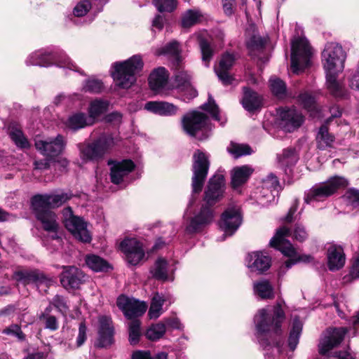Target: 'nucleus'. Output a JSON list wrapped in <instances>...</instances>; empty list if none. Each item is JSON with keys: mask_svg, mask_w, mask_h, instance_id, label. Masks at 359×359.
<instances>
[{"mask_svg": "<svg viewBox=\"0 0 359 359\" xmlns=\"http://www.w3.org/2000/svg\"><path fill=\"white\" fill-rule=\"evenodd\" d=\"M225 189L224 178L222 175H214L209 180L204 192L203 201L213 206L223 198Z\"/></svg>", "mask_w": 359, "mask_h": 359, "instance_id": "17", "label": "nucleus"}, {"mask_svg": "<svg viewBox=\"0 0 359 359\" xmlns=\"http://www.w3.org/2000/svg\"><path fill=\"white\" fill-rule=\"evenodd\" d=\"M71 198V194L62 192L57 194H36L32 198L51 209L61 206Z\"/></svg>", "mask_w": 359, "mask_h": 359, "instance_id": "26", "label": "nucleus"}, {"mask_svg": "<svg viewBox=\"0 0 359 359\" xmlns=\"http://www.w3.org/2000/svg\"><path fill=\"white\" fill-rule=\"evenodd\" d=\"M269 82L271 90L275 96L283 98L286 95V85L283 81L276 77H272Z\"/></svg>", "mask_w": 359, "mask_h": 359, "instance_id": "49", "label": "nucleus"}, {"mask_svg": "<svg viewBox=\"0 0 359 359\" xmlns=\"http://www.w3.org/2000/svg\"><path fill=\"white\" fill-rule=\"evenodd\" d=\"M110 178L112 183L118 184L133 169L134 163L131 160H123L121 161L109 160Z\"/></svg>", "mask_w": 359, "mask_h": 359, "instance_id": "23", "label": "nucleus"}, {"mask_svg": "<svg viewBox=\"0 0 359 359\" xmlns=\"http://www.w3.org/2000/svg\"><path fill=\"white\" fill-rule=\"evenodd\" d=\"M151 273L153 276L157 280L162 281L168 280V262L162 257L158 258L155 262Z\"/></svg>", "mask_w": 359, "mask_h": 359, "instance_id": "41", "label": "nucleus"}, {"mask_svg": "<svg viewBox=\"0 0 359 359\" xmlns=\"http://www.w3.org/2000/svg\"><path fill=\"white\" fill-rule=\"evenodd\" d=\"M247 266L252 271L262 273L269 269L271 259L262 253L252 252L247 257Z\"/></svg>", "mask_w": 359, "mask_h": 359, "instance_id": "28", "label": "nucleus"}, {"mask_svg": "<svg viewBox=\"0 0 359 359\" xmlns=\"http://www.w3.org/2000/svg\"><path fill=\"white\" fill-rule=\"evenodd\" d=\"M357 278H359V254L354 259L348 274L344 276L343 281L348 283Z\"/></svg>", "mask_w": 359, "mask_h": 359, "instance_id": "58", "label": "nucleus"}, {"mask_svg": "<svg viewBox=\"0 0 359 359\" xmlns=\"http://www.w3.org/2000/svg\"><path fill=\"white\" fill-rule=\"evenodd\" d=\"M253 172V169L249 165L236 167L231 172V184L237 188L245 183Z\"/></svg>", "mask_w": 359, "mask_h": 359, "instance_id": "32", "label": "nucleus"}, {"mask_svg": "<svg viewBox=\"0 0 359 359\" xmlns=\"http://www.w3.org/2000/svg\"><path fill=\"white\" fill-rule=\"evenodd\" d=\"M280 126L286 132L291 133L301 126L304 122L302 114L294 108L280 110Z\"/></svg>", "mask_w": 359, "mask_h": 359, "instance_id": "19", "label": "nucleus"}, {"mask_svg": "<svg viewBox=\"0 0 359 359\" xmlns=\"http://www.w3.org/2000/svg\"><path fill=\"white\" fill-rule=\"evenodd\" d=\"M165 301V298L158 293L154 295L148 311V316L150 319H156L163 314L164 312L163 305Z\"/></svg>", "mask_w": 359, "mask_h": 359, "instance_id": "37", "label": "nucleus"}, {"mask_svg": "<svg viewBox=\"0 0 359 359\" xmlns=\"http://www.w3.org/2000/svg\"><path fill=\"white\" fill-rule=\"evenodd\" d=\"M36 149L43 156L52 158L60 155L65 149L66 142L61 135L56 137H49L45 140H35Z\"/></svg>", "mask_w": 359, "mask_h": 359, "instance_id": "16", "label": "nucleus"}, {"mask_svg": "<svg viewBox=\"0 0 359 359\" xmlns=\"http://www.w3.org/2000/svg\"><path fill=\"white\" fill-rule=\"evenodd\" d=\"M116 144V138L111 135L103 134L91 142L80 143L77 147L81 160L89 162L102 159Z\"/></svg>", "mask_w": 359, "mask_h": 359, "instance_id": "3", "label": "nucleus"}, {"mask_svg": "<svg viewBox=\"0 0 359 359\" xmlns=\"http://www.w3.org/2000/svg\"><path fill=\"white\" fill-rule=\"evenodd\" d=\"M99 323L96 346L100 348H107L114 343V327L111 318L106 316H100Z\"/></svg>", "mask_w": 359, "mask_h": 359, "instance_id": "22", "label": "nucleus"}, {"mask_svg": "<svg viewBox=\"0 0 359 359\" xmlns=\"http://www.w3.org/2000/svg\"><path fill=\"white\" fill-rule=\"evenodd\" d=\"M91 4L89 1L84 0L74 8V14L77 17L85 15L90 9Z\"/></svg>", "mask_w": 359, "mask_h": 359, "instance_id": "60", "label": "nucleus"}, {"mask_svg": "<svg viewBox=\"0 0 359 359\" xmlns=\"http://www.w3.org/2000/svg\"><path fill=\"white\" fill-rule=\"evenodd\" d=\"M347 180L339 176L330 177L327 182L316 184L308 190L304 195V201H320L334 194L338 189L346 187Z\"/></svg>", "mask_w": 359, "mask_h": 359, "instance_id": "4", "label": "nucleus"}, {"mask_svg": "<svg viewBox=\"0 0 359 359\" xmlns=\"http://www.w3.org/2000/svg\"><path fill=\"white\" fill-rule=\"evenodd\" d=\"M159 12H172L177 5V0H153Z\"/></svg>", "mask_w": 359, "mask_h": 359, "instance_id": "56", "label": "nucleus"}, {"mask_svg": "<svg viewBox=\"0 0 359 359\" xmlns=\"http://www.w3.org/2000/svg\"><path fill=\"white\" fill-rule=\"evenodd\" d=\"M242 223L240 208L238 205L229 207L222 215L219 226L224 232L221 241L232 236Z\"/></svg>", "mask_w": 359, "mask_h": 359, "instance_id": "12", "label": "nucleus"}, {"mask_svg": "<svg viewBox=\"0 0 359 359\" xmlns=\"http://www.w3.org/2000/svg\"><path fill=\"white\" fill-rule=\"evenodd\" d=\"M13 276L18 281H22L25 284L34 283L39 287L45 285L48 287L55 283L53 278L46 276L39 270H18L14 273Z\"/></svg>", "mask_w": 359, "mask_h": 359, "instance_id": "18", "label": "nucleus"}, {"mask_svg": "<svg viewBox=\"0 0 359 359\" xmlns=\"http://www.w3.org/2000/svg\"><path fill=\"white\" fill-rule=\"evenodd\" d=\"M57 65L60 67L68 68L75 72H79L77 66L71 61L66 55H62L57 60Z\"/></svg>", "mask_w": 359, "mask_h": 359, "instance_id": "63", "label": "nucleus"}, {"mask_svg": "<svg viewBox=\"0 0 359 359\" xmlns=\"http://www.w3.org/2000/svg\"><path fill=\"white\" fill-rule=\"evenodd\" d=\"M52 304L55 306L62 313L67 312L68 310V306L65 299L60 295H55L53 300Z\"/></svg>", "mask_w": 359, "mask_h": 359, "instance_id": "64", "label": "nucleus"}, {"mask_svg": "<svg viewBox=\"0 0 359 359\" xmlns=\"http://www.w3.org/2000/svg\"><path fill=\"white\" fill-rule=\"evenodd\" d=\"M210 167V161L206 154L197 150L193 155L191 177L192 193L198 194L201 191Z\"/></svg>", "mask_w": 359, "mask_h": 359, "instance_id": "8", "label": "nucleus"}, {"mask_svg": "<svg viewBox=\"0 0 359 359\" xmlns=\"http://www.w3.org/2000/svg\"><path fill=\"white\" fill-rule=\"evenodd\" d=\"M345 196L353 208L359 209V190L351 189L346 191Z\"/></svg>", "mask_w": 359, "mask_h": 359, "instance_id": "59", "label": "nucleus"}, {"mask_svg": "<svg viewBox=\"0 0 359 359\" xmlns=\"http://www.w3.org/2000/svg\"><path fill=\"white\" fill-rule=\"evenodd\" d=\"M347 332L346 327L327 329L318 344L319 353L326 355L330 351L339 345Z\"/></svg>", "mask_w": 359, "mask_h": 359, "instance_id": "15", "label": "nucleus"}, {"mask_svg": "<svg viewBox=\"0 0 359 359\" xmlns=\"http://www.w3.org/2000/svg\"><path fill=\"white\" fill-rule=\"evenodd\" d=\"M201 13L198 10H188L182 18V27L183 28H189L198 23L202 18Z\"/></svg>", "mask_w": 359, "mask_h": 359, "instance_id": "45", "label": "nucleus"}, {"mask_svg": "<svg viewBox=\"0 0 359 359\" xmlns=\"http://www.w3.org/2000/svg\"><path fill=\"white\" fill-rule=\"evenodd\" d=\"M86 262L88 267L95 271H105L109 267L106 261L95 255H88Z\"/></svg>", "mask_w": 359, "mask_h": 359, "instance_id": "48", "label": "nucleus"}, {"mask_svg": "<svg viewBox=\"0 0 359 359\" xmlns=\"http://www.w3.org/2000/svg\"><path fill=\"white\" fill-rule=\"evenodd\" d=\"M280 188L278 180L273 173L269 174L262 180V197L266 198L267 202L274 201L275 194H278Z\"/></svg>", "mask_w": 359, "mask_h": 359, "instance_id": "30", "label": "nucleus"}, {"mask_svg": "<svg viewBox=\"0 0 359 359\" xmlns=\"http://www.w3.org/2000/svg\"><path fill=\"white\" fill-rule=\"evenodd\" d=\"M339 72H326V83L330 92L335 97L343 95L341 86L337 81V76Z\"/></svg>", "mask_w": 359, "mask_h": 359, "instance_id": "44", "label": "nucleus"}, {"mask_svg": "<svg viewBox=\"0 0 359 359\" xmlns=\"http://www.w3.org/2000/svg\"><path fill=\"white\" fill-rule=\"evenodd\" d=\"M291 50V69L293 73L299 74L310 64L311 48L306 39L298 37L292 41Z\"/></svg>", "mask_w": 359, "mask_h": 359, "instance_id": "6", "label": "nucleus"}, {"mask_svg": "<svg viewBox=\"0 0 359 359\" xmlns=\"http://www.w3.org/2000/svg\"><path fill=\"white\" fill-rule=\"evenodd\" d=\"M116 304L126 318L130 320L128 323L129 341L131 344H133L135 343V299L121 294L118 297Z\"/></svg>", "mask_w": 359, "mask_h": 359, "instance_id": "21", "label": "nucleus"}, {"mask_svg": "<svg viewBox=\"0 0 359 359\" xmlns=\"http://www.w3.org/2000/svg\"><path fill=\"white\" fill-rule=\"evenodd\" d=\"M145 250H147L149 255L148 249L142 243L136 241V264L148 259V256L145 255Z\"/></svg>", "mask_w": 359, "mask_h": 359, "instance_id": "62", "label": "nucleus"}, {"mask_svg": "<svg viewBox=\"0 0 359 359\" xmlns=\"http://www.w3.org/2000/svg\"><path fill=\"white\" fill-rule=\"evenodd\" d=\"M180 67L175 68L176 72L175 74V88L181 93L184 101L190 100L198 95V92L193 86L191 75L187 71L181 69Z\"/></svg>", "mask_w": 359, "mask_h": 359, "instance_id": "14", "label": "nucleus"}, {"mask_svg": "<svg viewBox=\"0 0 359 359\" xmlns=\"http://www.w3.org/2000/svg\"><path fill=\"white\" fill-rule=\"evenodd\" d=\"M198 43L202 54V60L205 65L208 67L213 55V49L210 43L205 39L199 38Z\"/></svg>", "mask_w": 359, "mask_h": 359, "instance_id": "50", "label": "nucleus"}, {"mask_svg": "<svg viewBox=\"0 0 359 359\" xmlns=\"http://www.w3.org/2000/svg\"><path fill=\"white\" fill-rule=\"evenodd\" d=\"M292 238L302 243L306 241L309 237L308 231L304 225L299 223L295 224L292 231L285 226H283L277 229L275 236L270 241L271 247L280 250L284 255L290 257L285 262L286 269H290L298 262H309L312 257L309 255L299 256L293 247L292 244L286 239V237L291 236Z\"/></svg>", "mask_w": 359, "mask_h": 359, "instance_id": "2", "label": "nucleus"}, {"mask_svg": "<svg viewBox=\"0 0 359 359\" xmlns=\"http://www.w3.org/2000/svg\"><path fill=\"white\" fill-rule=\"evenodd\" d=\"M266 42V39L259 36H252L247 43L251 56L259 57L257 53L264 49Z\"/></svg>", "mask_w": 359, "mask_h": 359, "instance_id": "47", "label": "nucleus"}, {"mask_svg": "<svg viewBox=\"0 0 359 359\" xmlns=\"http://www.w3.org/2000/svg\"><path fill=\"white\" fill-rule=\"evenodd\" d=\"M60 275V283L66 290L78 289L85 283L86 276L79 269L74 266H63Z\"/></svg>", "mask_w": 359, "mask_h": 359, "instance_id": "20", "label": "nucleus"}, {"mask_svg": "<svg viewBox=\"0 0 359 359\" xmlns=\"http://www.w3.org/2000/svg\"><path fill=\"white\" fill-rule=\"evenodd\" d=\"M108 105V102L102 100H95L91 102L88 109L89 116H88L92 118L94 122L95 118L107 110Z\"/></svg>", "mask_w": 359, "mask_h": 359, "instance_id": "46", "label": "nucleus"}, {"mask_svg": "<svg viewBox=\"0 0 359 359\" xmlns=\"http://www.w3.org/2000/svg\"><path fill=\"white\" fill-rule=\"evenodd\" d=\"M327 265L330 271L341 269L346 262L344 249L337 245H331L327 249Z\"/></svg>", "mask_w": 359, "mask_h": 359, "instance_id": "27", "label": "nucleus"}, {"mask_svg": "<svg viewBox=\"0 0 359 359\" xmlns=\"http://www.w3.org/2000/svg\"><path fill=\"white\" fill-rule=\"evenodd\" d=\"M1 333L6 335L14 337L20 341H23L26 339V336L22 331L21 327L18 324L10 325L4 328Z\"/></svg>", "mask_w": 359, "mask_h": 359, "instance_id": "53", "label": "nucleus"}, {"mask_svg": "<svg viewBox=\"0 0 359 359\" xmlns=\"http://www.w3.org/2000/svg\"><path fill=\"white\" fill-rule=\"evenodd\" d=\"M334 139V136L329 133L327 126H322L316 136L318 148L325 149L327 147H332Z\"/></svg>", "mask_w": 359, "mask_h": 359, "instance_id": "38", "label": "nucleus"}, {"mask_svg": "<svg viewBox=\"0 0 359 359\" xmlns=\"http://www.w3.org/2000/svg\"><path fill=\"white\" fill-rule=\"evenodd\" d=\"M346 55L341 45L330 42L322 53V63L325 72H341Z\"/></svg>", "mask_w": 359, "mask_h": 359, "instance_id": "7", "label": "nucleus"}, {"mask_svg": "<svg viewBox=\"0 0 359 359\" xmlns=\"http://www.w3.org/2000/svg\"><path fill=\"white\" fill-rule=\"evenodd\" d=\"M53 57L50 54H46L43 50H38L33 53L26 60L28 65H38L41 67H48L52 64Z\"/></svg>", "mask_w": 359, "mask_h": 359, "instance_id": "36", "label": "nucleus"}, {"mask_svg": "<svg viewBox=\"0 0 359 359\" xmlns=\"http://www.w3.org/2000/svg\"><path fill=\"white\" fill-rule=\"evenodd\" d=\"M208 116L198 111L189 112L182 119L185 133L198 140H203L208 137Z\"/></svg>", "mask_w": 359, "mask_h": 359, "instance_id": "5", "label": "nucleus"}, {"mask_svg": "<svg viewBox=\"0 0 359 359\" xmlns=\"http://www.w3.org/2000/svg\"><path fill=\"white\" fill-rule=\"evenodd\" d=\"M302 323L297 317H294L292 321V327L288 339V345L290 350L294 351L298 343L302 330Z\"/></svg>", "mask_w": 359, "mask_h": 359, "instance_id": "40", "label": "nucleus"}, {"mask_svg": "<svg viewBox=\"0 0 359 359\" xmlns=\"http://www.w3.org/2000/svg\"><path fill=\"white\" fill-rule=\"evenodd\" d=\"M119 248L124 254L128 264L131 266L135 265V239L126 238L121 242Z\"/></svg>", "mask_w": 359, "mask_h": 359, "instance_id": "42", "label": "nucleus"}, {"mask_svg": "<svg viewBox=\"0 0 359 359\" xmlns=\"http://www.w3.org/2000/svg\"><path fill=\"white\" fill-rule=\"evenodd\" d=\"M93 124L92 118H89L84 113H76L70 116L67 121V126L72 130H76Z\"/></svg>", "mask_w": 359, "mask_h": 359, "instance_id": "35", "label": "nucleus"}, {"mask_svg": "<svg viewBox=\"0 0 359 359\" xmlns=\"http://www.w3.org/2000/svg\"><path fill=\"white\" fill-rule=\"evenodd\" d=\"M234 61V56L232 54L226 53L222 56L218 66L215 67L216 74L225 86L231 84L233 80V78L229 74V71L233 65Z\"/></svg>", "mask_w": 359, "mask_h": 359, "instance_id": "24", "label": "nucleus"}, {"mask_svg": "<svg viewBox=\"0 0 359 359\" xmlns=\"http://www.w3.org/2000/svg\"><path fill=\"white\" fill-rule=\"evenodd\" d=\"M283 301L278 302L271 310L259 309L255 316L254 321L257 332V339L260 345L266 351L267 359H273V355L280 353L283 340L280 337L271 339L272 334L280 333L282 323L285 319L283 309Z\"/></svg>", "mask_w": 359, "mask_h": 359, "instance_id": "1", "label": "nucleus"}, {"mask_svg": "<svg viewBox=\"0 0 359 359\" xmlns=\"http://www.w3.org/2000/svg\"><path fill=\"white\" fill-rule=\"evenodd\" d=\"M31 203L33 212L42 229L48 232L56 233L59 229L57 215L50 208L32 198Z\"/></svg>", "mask_w": 359, "mask_h": 359, "instance_id": "11", "label": "nucleus"}, {"mask_svg": "<svg viewBox=\"0 0 359 359\" xmlns=\"http://www.w3.org/2000/svg\"><path fill=\"white\" fill-rule=\"evenodd\" d=\"M201 108L205 111H208L212 116V118L218 121H220L219 116V107L216 104L214 99L212 98L211 95L208 96V102L203 104Z\"/></svg>", "mask_w": 359, "mask_h": 359, "instance_id": "57", "label": "nucleus"}, {"mask_svg": "<svg viewBox=\"0 0 359 359\" xmlns=\"http://www.w3.org/2000/svg\"><path fill=\"white\" fill-rule=\"evenodd\" d=\"M278 159L282 165L289 167L294 165L297 161L298 157L294 149L287 148L283 151Z\"/></svg>", "mask_w": 359, "mask_h": 359, "instance_id": "51", "label": "nucleus"}, {"mask_svg": "<svg viewBox=\"0 0 359 359\" xmlns=\"http://www.w3.org/2000/svg\"><path fill=\"white\" fill-rule=\"evenodd\" d=\"M228 151L233 155L235 158L251 154V148L247 144L232 143L228 148Z\"/></svg>", "mask_w": 359, "mask_h": 359, "instance_id": "55", "label": "nucleus"}, {"mask_svg": "<svg viewBox=\"0 0 359 359\" xmlns=\"http://www.w3.org/2000/svg\"><path fill=\"white\" fill-rule=\"evenodd\" d=\"M253 291L256 296L262 299H271L274 297L272 284L266 279H262L253 283Z\"/></svg>", "mask_w": 359, "mask_h": 359, "instance_id": "34", "label": "nucleus"}, {"mask_svg": "<svg viewBox=\"0 0 359 359\" xmlns=\"http://www.w3.org/2000/svg\"><path fill=\"white\" fill-rule=\"evenodd\" d=\"M136 359H168V353L159 352L154 358L151 357L148 351H136Z\"/></svg>", "mask_w": 359, "mask_h": 359, "instance_id": "61", "label": "nucleus"}, {"mask_svg": "<svg viewBox=\"0 0 359 359\" xmlns=\"http://www.w3.org/2000/svg\"><path fill=\"white\" fill-rule=\"evenodd\" d=\"M156 53L158 55L168 56L171 60L172 68L180 67V65L182 64L180 43L177 41H172L158 48Z\"/></svg>", "mask_w": 359, "mask_h": 359, "instance_id": "25", "label": "nucleus"}, {"mask_svg": "<svg viewBox=\"0 0 359 359\" xmlns=\"http://www.w3.org/2000/svg\"><path fill=\"white\" fill-rule=\"evenodd\" d=\"M215 217L212 206L203 203L200 210L191 218L186 226V232L194 233L201 231L205 226L211 224Z\"/></svg>", "mask_w": 359, "mask_h": 359, "instance_id": "13", "label": "nucleus"}, {"mask_svg": "<svg viewBox=\"0 0 359 359\" xmlns=\"http://www.w3.org/2000/svg\"><path fill=\"white\" fill-rule=\"evenodd\" d=\"M165 323L160 321L157 323L151 324L145 332V337L150 341H157L161 339L166 332Z\"/></svg>", "mask_w": 359, "mask_h": 359, "instance_id": "39", "label": "nucleus"}, {"mask_svg": "<svg viewBox=\"0 0 359 359\" xmlns=\"http://www.w3.org/2000/svg\"><path fill=\"white\" fill-rule=\"evenodd\" d=\"M9 136L18 147L26 149L30 147L28 140L24 135L20 128L12 126L9 128Z\"/></svg>", "mask_w": 359, "mask_h": 359, "instance_id": "43", "label": "nucleus"}, {"mask_svg": "<svg viewBox=\"0 0 359 359\" xmlns=\"http://www.w3.org/2000/svg\"><path fill=\"white\" fill-rule=\"evenodd\" d=\"M112 69L111 76L116 84L123 88H129L133 83L135 73V56L126 61L114 63Z\"/></svg>", "mask_w": 359, "mask_h": 359, "instance_id": "10", "label": "nucleus"}, {"mask_svg": "<svg viewBox=\"0 0 359 359\" xmlns=\"http://www.w3.org/2000/svg\"><path fill=\"white\" fill-rule=\"evenodd\" d=\"M169 78L168 70L163 67L154 69L149 76V83L154 91H158L166 83Z\"/></svg>", "mask_w": 359, "mask_h": 359, "instance_id": "31", "label": "nucleus"}, {"mask_svg": "<svg viewBox=\"0 0 359 359\" xmlns=\"http://www.w3.org/2000/svg\"><path fill=\"white\" fill-rule=\"evenodd\" d=\"M103 88L104 85L102 81L95 78L86 80L83 86V90L91 93H99Z\"/></svg>", "mask_w": 359, "mask_h": 359, "instance_id": "52", "label": "nucleus"}, {"mask_svg": "<svg viewBox=\"0 0 359 359\" xmlns=\"http://www.w3.org/2000/svg\"><path fill=\"white\" fill-rule=\"evenodd\" d=\"M144 109L161 116H172L177 111V107L167 102H148L144 105Z\"/></svg>", "mask_w": 359, "mask_h": 359, "instance_id": "29", "label": "nucleus"}, {"mask_svg": "<svg viewBox=\"0 0 359 359\" xmlns=\"http://www.w3.org/2000/svg\"><path fill=\"white\" fill-rule=\"evenodd\" d=\"M62 215L66 229L76 239L83 243L90 242L91 236L87 229V224L81 217L74 215L70 207L64 208Z\"/></svg>", "mask_w": 359, "mask_h": 359, "instance_id": "9", "label": "nucleus"}, {"mask_svg": "<svg viewBox=\"0 0 359 359\" xmlns=\"http://www.w3.org/2000/svg\"><path fill=\"white\" fill-rule=\"evenodd\" d=\"M299 100L303 107L309 111H314L317 109L315 97L308 93H304L299 95Z\"/></svg>", "mask_w": 359, "mask_h": 359, "instance_id": "54", "label": "nucleus"}, {"mask_svg": "<svg viewBox=\"0 0 359 359\" xmlns=\"http://www.w3.org/2000/svg\"><path fill=\"white\" fill-rule=\"evenodd\" d=\"M243 107L248 111H253L262 106V98L258 94L247 87L243 88V97L242 100Z\"/></svg>", "mask_w": 359, "mask_h": 359, "instance_id": "33", "label": "nucleus"}]
</instances>
